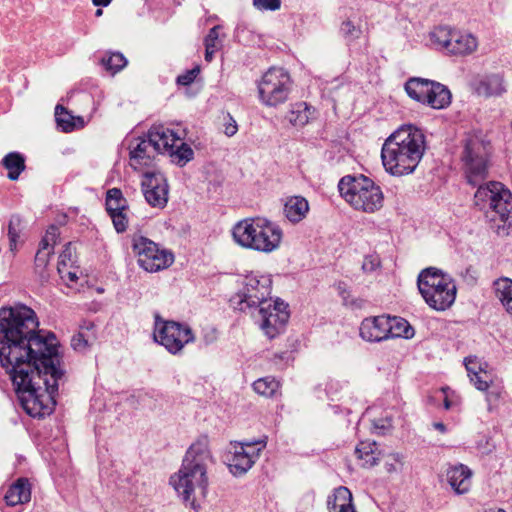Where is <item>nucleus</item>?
Wrapping results in <instances>:
<instances>
[{"label":"nucleus","instance_id":"5fc2aeb1","mask_svg":"<svg viewBox=\"0 0 512 512\" xmlns=\"http://www.w3.org/2000/svg\"><path fill=\"white\" fill-rule=\"evenodd\" d=\"M238 131V126H237V123L236 121L232 118V117H229V122L225 124V129H224V133L231 137L233 135H235Z\"/></svg>","mask_w":512,"mask_h":512},{"label":"nucleus","instance_id":"7ed1b4c3","mask_svg":"<svg viewBox=\"0 0 512 512\" xmlns=\"http://www.w3.org/2000/svg\"><path fill=\"white\" fill-rule=\"evenodd\" d=\"M212 459L207 436H200L187 449L179 471L173 474L169 483L176 490L182 500L193 509L199 505L195 503L196 491L205 497L208 489L207 465Z\"/></svg>","mask_w":512,"mask_h":512},{"label":"nucleus","instance_id":"2f4dec72","mask_svg":"<svg viewBox=\"0 0 512 512\" xmlns=\"http://www.w3.org/2000/svg\"><path fill=\"white\" fill-rule=\"evenodd\" d=\"M492 288L495 297L500 301L505 311L512 316V279L500 277L493 281Z\"/></svg>","mask_w":512,"mask_h":512},{"label":"nucleus","instance_id":"052dcab7","mask_svg":"<svg viewBox=\"0 0 512 512\" xmlns=\"http://www.w3.org/2000/svg\"><path fill=\"white\" fill-rule=\"evenodd\" d=\"M216 51H217V49L205 48V60L207 62H210L213 59V56H214Z\"/></svg>","mask_w":512,"mask_h":512},{"label":"nucleus","instance_id":"8fccbe9b","mask_svg":"<svg viewBox=\"0 0 512 512\" xmlns=\"http://www.w3.org/2000/svg\"><path fill=\"white\" fill-rule=\"evenodd\" d=\"M373 429L379 435H385L392 429V420L390 418H379L372 421Z\"/></svg>","mask_w":512,"mask_h":512},{"label":"nucleus","instance_id":"79ce46f5","mask_svg":"<svg viewBox=\"0 0 512 512\" xmlns=\"http://www.w3.org/2000/svg\"><path fill=\"white\" fill-rule=\"evenodd\" d=\"M51 256V251L37 250L35 259H34V270L35 273L38 274L41 278H45L47 276L46 269L49 264V259Z\"/></svg>","mask_w":512,"mask_h":512},{"label":"nucleus","instance_id":"49530a36","mask_svg":"<svg viewBox=\"0 0 512 512\" xmlns=\"http://www.w3.org/2000/svg\"><path fill=\"white\" fill-rule=\"evenodd\" d=\"M199 74L200 67L197 65L192 69L186 70L184 73L178 75L176 78V84L180 86H189L195 81Z\"/></svg>","mask_w":512,"mask_h":512},{"label":"nucleus","instance_id":"0eeeda50","mask_svg":"<svg viewBox=\"0 0 512 512\" xmlns=\"http://www.w3.org/2000/svg\"><path fill=\"white\" fill-rule=\"evenodd\" d=\"M417 286L426 304L436 311H445L456 299L454 281L437 268L423 269L418 275Z\"/></svg>","mask_w":512,"mask_h":512},{"label":"nucleus","instance_id":"aec40b11","mask_svg":"<svg viewBox=\"0 0 512 512\" xmlns=\"http://www.w3.org/2000/svg\"><path fill=\"white\" fill-rule=\"evenodd\" d=\"M158 154L147 133L143 137L132 139L129 143L130 166L134 170L149 167Z\"/></svg>","mask_w":512,"mask_h":512},{"label":"nucleus","instance_id":"473e14b6","mask_svg":"<svg viewBox=\"0 0 512 512\" xmlns=\"http://www.w3.org/2000/svg\"><path fill=\"white\" fill-rule=\"evenodd\" d=\"M355 454L362 461V467L371 468L378 464L381 453L376 442L361 441L355 448Z\"/></svg>","mask_w":512,"mask_h":512},{"label":"nucleus","instance_id":"6e6d98bb","mask_svg":"<svg viewBox=\"0 0 512 512\" xmlns=\"http://www.w3.org/2000/svg\"><path fill=\"white\" fill-rule=\"evenodd\" d=\"M262 7L266 10H277L281 6V0H259Z\"/></svg>","mask_w":512,"mask_h":512},{"label":"nucleus","instance_id":"864d4df0","mask_svg":"<svg viewBox=\"0 0 512 512\" xmlns=\"http://www.w3.org/2000/svg\"><path fill=\"white\" fill-rule=\"evenodd\" d=\"M59 236V228L56 225H50L44 235L45 238L50 240V243H52V245H55L57 243Z\"/></svg>","mask_w":512,"mask_h":512},{"label":"nucleus","instance_id":"ddd939ff","mask_svg":"<svg viewBox=\"0 0 512 512\" xmlns=\"http://www.w3.org/2000/svg\"><path fill=\"white\" fill-rule=\"evenodd\" d=\"M292 79L282 67H270L257 82L258 98L268 107H277L288 100Z\"/></svg>","mask_w":512,"mask_h":512},{"label":"nucleus","instance_id":"423d86ee","mask_svg":"<svg viewBox=\"0 0 512 512\" xmlns=\"http://www.w3.org/2000/svg\"><path fill=\"white\" fill-rule=\"evenodd\" d=\"M340 196L354 209L374 213L383 207L381 187L364 174L345 175L338 182Z\"/></svg>","mask_w":512,"mask_h":512},{"label":"nucleus","instance_id":"9d476101","mask_svg":"<svg viewBox=\"0 0 512 512\" xmlns=\"http://www.w3.org/2000/svg\"><path fill=\"white\" fill-rule=\"evenodd\" d=\"M153 339L169 353L177 355L186 345L195 341V334L187 323L166 320L156 312L154 314Z\"/></svg>","mask_w":512,"mask_h":512},{"label":"nucleus","instance_id":"cd10ccee","mask_svg":"<svg viewBox=\"0 0 512 512\" xmlns=\"http://www.w3.org/2000/svg\"><path fill=\"white\" fill-rule=\"evenodd\" d=\"M479 187L474 195V204L481 211L489 212L496 194L501 191L504 185L501 182L491 181L484 186L478 184Z\"/></svg>","mask_w":512,"mask_h":512},{"label":"nucleus","instance_id":"c85d7f7f","mask_svg":"<svg viewBox=\"0 0 512 512\" xmlns=\"http://www.w3.org/2000/svg\"><path fill=\"white\" fill-rule=\"evenodd\" d=\"M476 389L486 392V400L491 403H496L502 394L501 387L493 386L492 375L484 369V371L476 373L469 377Z\"/></svg>","mask_w":512,"mask_h":512},{"label":"nucleus","instance_id":"bf43d9fd","mask_svg":"<svg viewBox=\"0 0 512 512\" xmlns=\"http://www.w3.org/2000/svg\"><path fill=\"white\" fill-rule=\"evenodd\" d=\"M433 427L442 434L447 432V427L443 422H434Z\"/></svg>","mask_w":512,"mask_h":512},{"label":"nucleus","instance_id":"bb28decb","mask_svg":"<svg viewBox=\"0 0 512 512\" xmlns=\"http://www.w3.org/2000/svg\"><path fill=\"white\" fill-rule=\"evenodd\" d=\"M24 229L25 226L22 218L17 214L12 215L7 224L8 249L12 258L17 255L25 244Z\"/></svg>","mask_w":512,"mask_h":512},{"label":"nucleus","instance_id":"603ef678","mask_svg":"<svg viewBox=\"0 0 512 512\" xmlns=\"http://www.w3.org/2000/svg\"><path fill=\"white\" fill-rule=\"evenodd\" d=\"M289 358L290 354L287 351L274 353L273 356L270 358V362L273 363L278 368L284 369L288 364Z\"/></svg>","mask_w":512,"mask_h":512},{"label":"nucleus","instance_id":"f704fd0d","mask_svg":"<svg viewBox=\"0 0 512 512\" xmlns=\"http://www.w3.org/2000/svg\"><path fill=\"white\" fill-rule=\"evenodd\" d=\"M2 166L8 170L7 177L15 181L25 170V157L19 152H10L1 160Z\"/></svg>","mask_w":512,"mask_h":512},{"label":"nucleus","instance_id":"0e129e2a","mask_svg":"<svg viewBox=\"0 0 512 512\" xmlns=\"http://www.w3.org/2000/svg\"><path fill=\"white\" fill-rule=\"evenodd\" d=\"M489 512H506V511L498 508V509H491Z\"/></svg>","mask_w":512,"mask_h":512},{"label":"nucleus","instance_id":"72a5a7b5","mask_svg":"<svg viewBox=\"0 0 512 512\" xmlns=\"http://www.w3.org/2000/svg\"><path fill=\"white\" fill-rule=\"evenodd\" d=\"M389 325V339L393 338H404L411 339L415 335V329L413 326L403 317L391 316L388 319Z\"/></svg>","mask_w":512,"mask_h":512},{"label":"nucleus","instance_id":"9b49d317","mask_svg":"<svg viewBox=\"0 0 512 512\" xmlns=\"http://www.w3.org/2000/svg\"><path fill=\"white\" fill-rule=\"evenodd\" d=\"M133 255L143 270L153 273L166 269L174 262L173 254L139 232L129 236Z\"/></svg>","mask_w":512,"mask_h":512},{"label":"nucleus","instance_id":"5701e85b","mask_svg":"<svg viewBox=\"0 0 512 512\" xmlns=\"http://www.w3.org/2000/svg\"><path fill=\"white\" fill-rule=\"evenodd\" d=\"M471 469L464 464H457L447 468L446 479L452 490L457 495H463L471 488Z\"/></svg>","mask_w":512,"mask_h":512},{"label":"nucleus","instance_id":"dca6fc26","mask_svg":"<svg viewBox=\"0 0 512 512\" xmlns=\"http://www.w3.org/2000/svg\"><path fill=\"white\" fill-rule=\"evenodd\" d=\"M430 39L438 50L448 55L466 56L478 47L475 36L448 26H438L430 33Z\"/></svg>","mask_w":512,"mask_h":512},{"label":"nucleus","instance_id":"f03ea898","mask_svg":"<svg viewBox=\"0 0 512 512\" xmlns=\"http://www.w3.org/2000/svg\"><path fill=\"white\" fill-rule=\"evenodd\" d=\"M426 150V136L413 124H403L390 134L381 148L385 171L396 177L412 174Z\"/></svg>","mask_w":512,"mask_h":512},{"label":"nucleus","instance_id":"ea45409f","mask_svg":"<svg viewBox=\"0 0 512 512\" xmlns=\"http://www.w3.org/2000/svg\"><path fill=\"white\" fill-rule=\"evenodd\" d=\"M337 290L345 306L353 309H361L364 306L365 300L362 298H354L345 282L340 281L337 284Z\"/></svg>","mask_w":512,"mask_h":512},{"label":"nucleus","instance_id":"c9c22d12","mask_svg":"<svg viewBox=\"0 0 512 512\" xmlns=\"http://www.w3.org/2000/svg\"><path fill=\"white\" fill-rule=\"evenodd\" d=\"M310 116L311 106L306 102H297L291 105L287 119L293 126L303 127L309 122Z\"/></svg>","mask_w":512,"mask_h":512},{"label":"nucleus","instance_id":"c756f323","mask_svg":"<svg viewBox=\"0 0 512 512\" xmlns=\"http://www.w3.org/2000/svg\"><path fill=\"white\" fill-rule=\"evenodd\" d=\"M253 390L260 396L270 399L282 397V383L274 376H265L252 383Z\"/></svg>","mask_w":512,"mask_h":512},{"label":"nucleus","instance_id":"c03bdc74","mask_svg":"<svg viewBox=\"0 0 512 512\" xmlns=\"http://www.w3.org/2000/svg\"><path fill=\"white\" fill-rule=\"evenodd\" d=\"M441 392L443 398V408L445 410H456L460 411L461 401L458 396L454 394L449 387H442Z\"/></svg>","mask_w":512,"mask_h":512},{"label":"nucleus","instance_id":"412c9836","mask_svg":"<svg viewBox=\"0 0 512 512\" xmlns=\"http://www.w3.org/2000/svg\"><path fill=\"white\" fill-rule=\"evenodd\" d=\"M389 314L369 316L362 320L359 327L360 337L370 343H378L389 339Z\"/></svg>","mask_w":512,"mask_h":512},{"label":"nucleus","instance_id":"09e8293b","mask_svg":"<svg viewBox=\"0 0 512 512\" xmlns=\"http://www.w3.org/2000/svg\"><path fill=\"white\" fill-rule=\"evenodd\" d=\"M218 334V330L214 326L206 325L201 330V339L208 346L217 341Z\"/></svg>","mask_w":512,"mask_h":512},{"label":"nucleus","instance_id":"a211bd4d","mask_svg":"<svg viewBox=\"0 0 512 512\" xmlns=\"http://www.w3.org/2000/svg\"><path fill=\"white\" fill-rule=\"evenodd\" d=\"M105 211L117 233L122 234L127 231L130 207L120 188L113 187L106 191Z\"/></svg>","mask_w":512,"mask_h":512},{"label":"nucleus","instance_id":"6e6552de","mask_svg":"<svg viewBox=\"0 0 512 512\" xmlns=\"http://www.w3.org/2000/svg\"><path fill=\"white\" fill-rule=\"evenodd\" d=\"M186 130L181 126L168 127L163 124L152 125L147 131V137L159 154H166L171 161L180 167L193 160L194 151L185 142Z\"/></svg>","mask_w":512,"mask_h":512},{"label":"nucleus","instance_id":"e433bc0d","mask_svg":"<svg viewBox=\"0 0 512 512\" xmlns=\"http://www.w3.org/2000/svg\"><path fill=\"white\" fill-rule=\"evenodd\" d=\"M100 63L107 72L115 75L126 67L128 61L122 53L108 51L102 56Z\"/></svg>","mask_w":512,"mask_h":512},{"label":"nucleus","instance_id":"f3484780","mask_svg":"<svg viewBox=\"0 0 512 512\" xmlns=\"http://www.w3.org/2000/svg\"><path fill=\"white\" fill-rule=\"evenodd\" d=\"M257 311L260 328L270 339L279 335L290 317L288 304L279 299L274 300L273 303L271 300L268 301L267 304L259 306Z\"/></svg>","mask_w":512,"mask_h":512},{"label":"nucleus","instance_id":"b1692460","mask_svg":"<svg viewBox=\"0 0 512 512\" xmlns=\"http://www.w3.org/2000/svg\"><path fill=\"white\" fill-rule=\"evenodd\" d=\"M31 500V484L25 477L13 482L4 494L3 501L9 507L23 505Z\"/></svg>","mask_w":512,"mask_h":512},{"label":"nucleus","instance_id":"20e7f679","mask_svg":"<svg viewBox=\"0 0 512 512\" xmlns=\"http://www.w3.org/2000/svg\"><path fill=\"white\" fill-rule=\"evenodd\" d=\"M231 233L239 246L262 253L278 249L283 237L282 229L263 217L244 218L234 224Z\"/></svg>","mask_w":512,"mask_h":512},{"label":"nucleus","instance_id":"4c0bfd02","mask_svg":"<svg viewBox=\"0 0 512 512\" xmlns=\"http://www.w3.org/2000/svg\"><path fill=\"white\" fill-rule=\"evenodd\" d=\"M353 501V495L351 491L345 486H339L335 488L327 498V509L330 507L337 508L338 506L345 505L347 502Z\"/></svg>","mask_w":512,"mask_h":512},{"label":"nucleus","instance_id":"f257e3e1","mask_svg":"<svg viewBox=\"0 0 512 512\" xmlns=\"http://www.w3.org/2000/svg\"><path fill=\"white\" fill-rule=\"evenodd\" d=\"M0 366L9 375L24 411L45 418L56 406L60 367L58 342L49 332L46 340H31L0 333Z\"/></svg>","mask_w":512,"mask_h":512},{"label":"nucleus","instance_id":"3c124183","mask_svg":"<svg viewBox=\"0 0 512 512\" xmlns=\"http://www.w3.org/2000/svg\"><path fill=\"white\" fill-rule=\"evenodd\" d=\"M341 31L346 37H350L352 39L359 38L361 34L360 28L356 27L350 20L344 21L342 23Z\"/></svg>","mask_w":512,"mask_h":512},{"label":"nucleus","instance_id":"de8ad7c7","mask_svg":"<svg viewBox=\"0 0 512 512\" xmlns=\"http://www.w3.org/2000/svg\"><path fill=\"white\" fill-rule=\"evenodd\" d=\"M381 266V261L378 255L370 254L365 256L362 263V270L365 273H372Z\"/></svg>","mask_w":512,"mask_h":512},{"label":"nucleus","instance_id":"69168bd1","mask_svg":"<svg viewBox=\"0 0 512 512\" xmlns=\"http://www.w3.org/2000/svg\"><path fill=\"white\" fill-rule=\"evenodd\" d=\"M101 14H102V10L101 9H97L96 16H100Z\"/></svg>","mask_w":512,"mask_h":512},{"label":"nucleus","instance_id":"a19ab883","mask_svg":"<svg viewBox=\"0 0 512 512\" xmlns=\"http://www.w3.org/2000/svg\"><path fill=\"white\" fill-rule=\"evenodd\" d=\"M76 261V256L73 249L72 242H68L65 244L63 251L61 252L59 256V262H58V272L61 275L62 278L65 277L64 275V268L68 264H73Z\"/></svg>","mask_w":512,"mask_h":512},{"label":"nucleus","instance_id":"4be33fe9","mask_svg":"<svg viewBox=\"0 0 512 512\" xmlns=\"http://www.w3.org/2000/svg\"><path fill=\"white\" fill-rule=\"evenodd\" d=\"M474 92L485 98L503 96L507 92L504 75L492 73L483 76L474 83Z\"/></svg>","mask_w":512,"mask_h":512},{"label":"nucleus","instance_id":"1a4fd4ad","mask_svg":"<svg viewBox=\"0 0 512 512\" xmlns=\"http://www.w3.org/2000/svg\"><path fill=\"white\" fill-rule=\"evenodd\" d=\"M0 333L31 340H46V336L41 335L39 330L35 311L24 304L0 309Z\"/></svg>","mask_w":512,"mask_h":512},{"label":"nucleus","instance_id":"a878e982","mask_svg":"<svg viewBox=\"0 0 512 512\" xmlns=\"http://www.w3.org/2000/svg\"><path fill=\"white\" fill-rule=\"evenodd\" d=\"M489 212L492 220L499 219L503 223L512 224V193L505 186L496 194Z\"/></svg>","mask_w":512,"mask_h":512},{"label":"nucleus","instance_id":"37998d69","mask_svg":"<svg viewBox=\"0 0 512 512\" xmlns=\"http://www.w3.org/2000/svg\"><path fill=\"white\" fill-rule=\"evenodd\" d=\"M464 365L469 377L476 375V373L484 371V369L488 368L487 362L480 361L478 357L474 355L465 357Z\"/></svg>","mask_w":512,"mask_h":512},{"label":"nucleus","instance_id":"6ab92c4d","mask_svg":"<svg viewBox=\"0 0 512 512\" xmlns=\"http://www.w3.org/2000/svg\"><path fill=\"white\" fill-rule=\"evenodd\" d=\"M141 190L146 202L152 208L163 209L169 199V185L166 177L159 172L145 173Z\"/></svg>","mask_w":512,"mask_h":512},{"label":"nucleus","instance_id":"4d7b16f0","mask_svg":"<svg viewBox=\"0 0 512 512\" xmlns=\"http://www.w3.org/2000/svg\"><path fill=\"white\" fill-rule=\"evenodd\" d=\"M328 512H357L356 511V508H355V505L352 502H347L345 505H342V506H338L337 508L335 507H330V509H328Z\"/></svg>","mask_w":512,"mask_h":512},{"label":"nucleus","instance_id":"a18cd8bd","mask_svg":"<svg viewBox=\"0 0 512 512\" xmlns=\"http://www.w3.org/2000/svg\"><path fill=\"white\" fill-rule=\"evenodd\" d=\"M221 30V26L216 25L212 27L208 34L204 39L205 48L208 49H219L221 46V42L219 40V31Z\"/></svg>","mask_w":512,"mask_h":512},{"label":"nucleus","instance_id":"58836bf2","mask_svg":"<svg viewBox=\"0 0 512 512\" xmlns=\"http://www.w3.org/2000/svg\"><path fill=\"white\" fill-rule=\"evenodd\" d=\"M55 119L58 127H60L63 132L68 133L75 129L73 115L60 104L55 107Z\"/></svg>","mask_w":512,"mask_h":512},{"label":"nucleus","instance_id":"393cba45","mask_svg":"<svg viewBox=\"0 0 512 512\" xmlns=\"http://www.w3.org/2000/svg\"><path fill=\"white\" fill-rule=\"evenodd\" d=\"M97 339L96 326L92 321L84 320L79 330L71 338V347L75 352L85 354Z\"/></svg>","mask_w":512,"mask_h":512},{"label":"nucleus","instance_id":"2eb2a0df","mask_svg":"<svg viewBox=\"0 0 512 512\" xmlns=\"http://www.w3.org/2000/svg\"><path fill=\"white\" fill-rule=\"evenodd\" d=\"M268 436L258 439H244L231 441V450L226 455L227 466L235 477L245 475L259 459L261 452L266 448Z\"/></svg>","mask_w":512,"mask_h":512},{"label":"nucleus","instance_id":"7c9ffc66","mask_svg":"<svg viewBox=\"0 0 512 512\" xmlns=\"http://www.w3.org/2000/svg\"><path fill=\"white\" fill-rule=\"evenodd\" d=\"M309 211V203L302 196H292L287 199L284 205V214L292 223L302 221Z\"/></svg>","mask_w":512,"mask_h":512},{"label":"nucleus","instance_id":"13d9d810","mask_svg":"<svg viewBox=\"0 0 512 512\" xmlns=\"http://www.w3.org/2000/svg\"><path fill=\"white\" fill-rule=\"evenodd\" d=\"M54 245L50 243V240L43 237L39 244L38 250H44V251H51V254H53Z\"/></svg>","mask_w":512,"mask_h":512},{"label":"nucleus","instance_id":"39448f33","mask_svg":"<svg viewBox=\"0 0 512 512\" xmlns=\"http://www.w3.org/2000/svg\"><path fill=\"white\" fill-rule=\"evenodd\" d=\"M492 156L493 145L481 131L464 135L459 159L467 183L477 186L488 177Z\"/></svg>","mask_w":512,"mask_h":512},{"label":"nucleus","instance_id":"e2e57ef3","mask_svg":"<svg viewBox=\"0 0 512 512\" xmlns=\"http://www.w3.org/2000/svg\"><path fill=\"white\" fill-rule=\"evenodd\" d=\"M67 277H68V279H69L70 281H76V280H77V276H76V274H75V273H73V272H70V271H68V272H67Z\"/></svg>","mask_w":512,"mask_h":512},{"label":"nucleus","instance_id":"4468645a","mask_svg":"<svg viewBox=\"0 0 512 512\" xmlns=\"http://www.w3.org/2000/svg\"><path fill=\"white\" fill-rule=\"evenodd\" d=\"M272 280L268 276L248 275L243 288L231 296L230 305L241 312H252L271 300Z\"/></svg>","mask_w":512,"mask_h":512},{"label":"nucleus","instance_id":"680f3d73","mask_svg":"<svg viewBox=\"0 0 512 512\" xmlns=\"http://www.w3.org/2000/svg\"><path fill=\"white\" fill-rule=\"evenodd\" d=\"M112 0H92V3L98 7H106L111 3Z\"/></svg>","mask_w":512,"mask_h":512},{"label":"nucleus","instance_id":"f8f14e48","mask_svg":"<svg viewBox=\"0 0 512 512\" xmlns=\"http://www.w3.org/2000/svg\"><path fill=\"white\" fill-rule=\"evenodd\" d=\"M404 90L412 100L432 109H444L451 104V92L447 86L426 78L410 77Z\"/></svg>","mask_w":512,"mask_h":512}]
</instances>
